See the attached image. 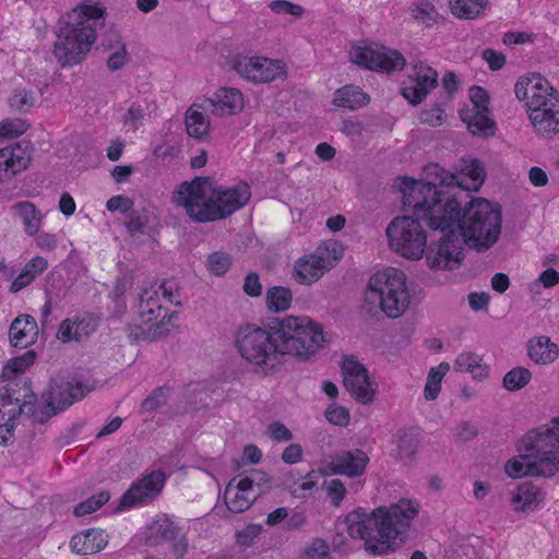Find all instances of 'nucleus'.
Returning a JSON list of instances; mask_svg holds the SVG:
<instances>
[{
  "instance_id": "cd10ccee",
  "label": "nucleus",
  "mask_w": 559,
  "mask_h": 559,
  "mask_svg": "<svg viewBox=\"0 0 559 559\" xmlns=\"http://www.w3.org/2000/svg\"><path fill=\"white\" fill-rule=\"evenodd\" d=\"M37 333L36 320L29 314H20L10 325V343L14 347H27L36 341Z\"/></svg>"
},
{
  "instance_id": "338daca9",
  "label": "nucleus",
  "mask_w": 559,
  "mask_h": 559,
  "mask_svg": "<svg viewBox=\"0 0 559 559\" xmlns=\"http://www.w3.org/2000/svg\"><path fill=\"white\" fill-rule=\"evenodd\" d=\"M483 58L487 61L490 70L492 71L502 69L506 63L504 55L490 48L483 51Z\"/></svg>"
},
{
  "instance_id": "9b49d317",
  "label": "nucleus",
  "mask_w": 559,
  "mask_h": 559,
  "mask_svg": "<svg viewBox=\"0 0 559 559\" xmlns=\"http://www.w3.org/2000/svg\"><path fill=\"white\" fill-rule=\"evenodd\" d=\"M525 106L538 135L552 138L559 133V93L550 84L545 87V93L533 96Z\"/></svg>"
},
{
  "instance_id": "052dcab7",
  "label": "nucleus",
  "mask_w": 559,
  "mask_h": 559,
  "mask_svg": "<svg viewBox=\"0 0 559 559\" xmlns=\"http://www.w3.org/2000/svg\"><path fill=\"white\" fill-rule=\"evenodd\" d=\"M158 293L160 292L163 297L168 300L171 305L180 306L181 300L179 298V289L177 284L173 281H164L159 287Z\"/></svg>"
},
{
  "instance_id": "1a4fd4ad",
  "label": "nucleus",
  "mask_w": 559,
  "mask_h": 559,
  "mask_svg": "<svg viewBox=\"0 0 559 559\" xmlns=\"http://www.w3.org/2000/svg\"><path fill=\"white\" fill-rule=\"evenodd\" d=\"M365 301L371 305L378 302L390 318L401 317L411 302L404 273L390 267L372 275L368 282Z\"/></svg>"
},
{
  "instance_id": "37998d69",
  "label": "nucleus",
  "mask_w": 559,
  "mask_h": 559,
  "mask_svg": "<svg viewBox=\"0 0 559 559\" xmlns=\"http://www.w3.org/2000/svg\"><path fill=\"white\" fill-rule=\"evenodd\" d=\"M36 358V353L31 349L21 356L10 359L4 366L1 377L3 379H11L16 373L23 372L27 367L33 365Z\"/></svg>"
},
{
  "instance_id": "774afa93",
  "label": "nucleus",
  "mask_w": 559,
  "mask_h": 559,
  "mask_svg": "<svg viewBox=\"0 0 559 559\" xmlns=\"http://www.w3.org/2000/svg\"><path fill=\"white\" fill-rule=\"evenodd\" d=\"M47 267L48 262L45 258L35 257L26 263L24 270H26V273H29L33 277H36L39 274L44 273V271H46Z\"/></svg>"
},
{
  "instance_id": "a878e982",
  "label": "nucleus",
  "mask_w": 559,
  "mask_h": 559,
  "mask_svg": "<svg viewBox=\"0 0 559 559\" xmlns=\"http://www.w3.org/2000/svg\"><path fill=\"white\" fill-rule=\"evenodd\" d=\"M177 313L171 312V314H167L166 312L163 316V319L157 322L150 323H132L129 325V337L135 342H153L163 336H166L170 329L169 324L173 318H176Z\"/></svg>"
},
{
  "instance_id": "e2e57ef3",
  "label": "nucleus",
  "mask_w": 559,
  "mask_h": 559,
  "mask_svg": "<svg viewBox=\"0 0 559 559\" xmlns=\"http://www.w3.org/2000/svg\"><path fill=\"white\" fill-rule=\"evenodd\" d=\"M242 289L248 296L259 297L262 294V285L259 274L255 272H250L247 274L243 281Z\"/></svg>"
},
{
  "instance_id": "5701e85b",
  "label": "nucleus",
  "mask_w": 559,
  "mask_h": 559,
  "mask_svg": "<svg viewBox=\"0 0 559 559\" xmlns=\"http://www.w3.org/2000/svg\"><path fill=\"white\" fill-rule=\"evenodd\" d=\"M97 328L98 318L91 313L67 318L60 323L56 337L62 343L81 342L90 337Z\"/></svg>"
},
{
  "instance_id": "393cba45",
  "label": "nucleus",
  "mask_w": 559,
  "mask_h": 559,
  "mask_svg": "<svg viewBox=\"0 0 559 559\" xmlns=\"http://www.w3.org/2000/svg\"><path fill=\"white\" fill-rule=\"evenodd\" d=\"M206 110H211L216 116H231L242 108V94L236 88L223 87L218 90L213 98L205 100Z\"/></svg>"
},
{
  "instance_id": "f257e3e1",
  "label": "nucleus",
  "mask_w": 559,
  "mask_h": 559,
  "mask_svg": "<svg viewBox=\"0 0 559 559\" xmlns=\"http://www.w3.org/2000/svg\"><path fill=\"white\" fill-rule=\"evenodd\" d=\"M454 211L445 212L449 225L439 238L437 250L431 249L427 255L431 269L457 267L463 259L464 245L479 252L486 251L498 241L501 234L502 214L499 204L484 198H473L464 209L456 197L442 200V206Z\"/></svg>"
},
{
  "instance_id": "a211bd4d",
  "label": "nucleus",
  "mask_w": 559,
  "mask_h": 559,
  "mask_svg": "<svg viewBox=\"0 0 559 559\" xmlns=\"http://www.w3.org/2000/svg\"><path fill=\"white\" fill-rule=\"evenodd\" d=\"M343 383L350 396L361 404L373 401L376 388L370 380L368 370L354 357L345 358L342 362Z\"/></svg>"
},
{
  "instance_id": "603ef678",
  "label": "nucleus",
  "mask_w": 559,
  "mask_h": 559,
  "mask_svg": "<svg viewBox=\"0 0 559 559\" xmlns=\"http://www.w3.org/2000/svg\"><path fill=\"white\" fill-rule=\"evenodd\" d=\"M326 419L336 426L345 427L349 423V412L343 406L332 405L325 411Z\"/></svg>"
},
{
  "instance_id": "f8f14e48",
  "label": "nucleus",
  "mask_w": 559,
  "mask_h": 559,
  "mask_svg": "<svg viewBox=\"0 0 559 559\" xmlns=\"http://www.w3.org/2000/svg\"><path fill=\"white\" fill-rule=\"evenodd\" d=\"M342 249L336 242L319 246L313 253L304 255L294 265V278L302 285L317 282L341 258Z\"/></svg>"
},
{
  "instance_id": "8fccbe9b",
  "label": "nucleus",
  "mask_w": 559,
  "mask_h": 559,
  "mask_svg": "<svg viewBox=\"0 0 559 559\" xmlns=\"http://www.w3.org/2000/svg\"><path fill=\"white\" fill-rule=\"evenodd\" d=\"M27 124L22 119H7L0 122V138L12 139L23 134Z\"/></svg>"
},
{
  "instance_id": "f3484780",
  "label": "nucleus",
  "mask_w": 559,
  "mask_h": 559,
  "mask_svg": "<svg viewBox=\"0 0 559 559\" xmlns=\"http://www.w3.org/2000/svg\"><path fill=\"white\" fill-rule=\"evenodd\" d=\"M269 481L266 474L255 471L251 476H246L236 483L231 479L226 486L224 501L227 509L233 513H241L248 510L259 497V481Z\"/></svg>"
},
{
  "instance_id": "4be33fe9",
  "label": "nucleus",
  "mask_w": 559,
  "mask_h": 559,
  "mask_svg": "<svg viewBox=\"0 0 559 559\" xmlns=\"http://www.w3.org/2000/svg\"><path fill=\"white\" fill-rule=\"evenodd\" d=\"M31 160L28 143H16L0 150V182L25 170Z\"/></svg>"
},
{
  "instance_id": "4c0bfd02",
  "label": "nucleus",
  "mask_w": 559,
  "mask_h": 559,
  "mask_svg": "<svg viewBox=\"0 0 559 559\" xmlns=\"http://www.w3.org/2000/svg\"><path fill=\"white\" fill-rule=\"evenodd\" d=\"M419 433L416 429L409 428L400 431L399 456L405 462H412L419 447Z\"/></svg>"
},
{
  "instance_id": "f03ea898",
  "label": "nucleus",
  "mask_w": 559,
  "mask_h": 559,
  "mask_svg": "<svg viewBox=\"0 0 559 559\" xmlns=\"http://www.w3.org/2000/svg\"><path fill=\"white\" fill-rule=\"evenodd\" d=\"M403 185V205L412 209L413 215L395 217L386 227V236L390 247L400 255L418 260L427 249V235L421 222H425L432 231H440L443 236L449 228L445 217H450L445 213L447 209L442 206L441 192L433 186L411 178H404ZM454 209L455 206H450L448 212L451 213ZM431 249L433 247H428L427 254Z\"/></svg>"
},
{
  "instance_id": "7ed1b4c3",
  "label": "nucleus",
  "mask_w": 559,
  "mask_h": 559,
  "mask_svg": "<svg viewBox=\"0 0 559 559\" xmlns=\"http://www.w3.org/2000/svg\"><path fill=\"white\" fill-rule=\"evenodd\" d=\"M418 513L419 503L401 499L370 513L358 508L345 516L343 524L352 538L365 540V549L369 554L384 555L405 542L411 523Z\"/></svg>"
},
{
  "instance_id": "473e14b6",
  "label": "nucleus",
  "mask_w": 559,
  "mask_h": 559,
  "mask_svg": "<svg viewBox=\"0 0 559 559\" xmlns=\"http://www.w3.org/2000/svg\"><path fill=\"white\" fill-rule=\"evenodd\" d=\"M369 96L355 85H346L338 88L333 98V104L338 107L356 109L369 103Z\"/></svg>"
},
{
  "instance_id": "6e6552de",
  "label": "nucleus",
  "mask_w": 559,
  "mask_h": 559,
  "mask_svg": "<svg viewBox=\"0 0 559 559\" xmlns=\"http://www.w3.org/2000/svg\"><path fill=\"white\" fill-rule=\"evenodd\" d=\"M274 323L277 324L284 356L293 355L306 360L326 342L321 325L308 317L274 318Z\"/></svg>"
},
{
  "instance_id": "423d86ee",
  "label": "nucleus",
  "mask_w": 559,
  "mask_h": 559,
  "mask_svg": "<svg viewBox=\"0 0 559 559\" xmlns=\"http://www.w3.org/2000/svg\"><path fill=\"white\" fill-rule=\"evenodd\" d=\"M525 453L506 464L513 477H552L559 472V416L528 431L521 440Z\"/></svg>"
},
{
  "instance_id": "ea45409f",
  "label": "nucleus",
  "mask_w": 559,
  "mask_h": 559,
  "mask_svg": "<svg viewBox=\"0 0 559 559\" xmlns=\"http://www.w3.org/2000/svg\"><path fill=\"white\" fill-rule=\"evenodd\" d=\"M449 370L450 365L448 362H441L438 367L430 369L424 390L425 399L427 401H433L437 399L441 389L442 379Z\"/></svg>"
},
{
  "instance_id": "dca6fc26",
  "label": "nucleus",
  "mask_w": 559,
  "mask_h": 559,
  "mask_svg": "<svg viewBox=\"0 0 559 559\" xmlns=\"http://www.w3.org/2000/svg\"><path fill=\"white\" fill-rule=\"evenodd\" d=\"M233 69L241 78L254 83L272 82L286 73L281 60L259 56H236Z\"/></svg>"
},
{
  "instance_id": "e433bc0d",
  "label": "nucleus",
  "mask_w": 559,
  "mask_h": 559,
  "mask_svg": "<svg viewBox=\"0 0 559 559\" xmlns=\"http://www.w3.org/2000/svg\"><path fill=\"white\" fill-rule=\"evenodd\" d=\"M549 84V82L540 76H535L532 79L521 78L514 86V93L519 100H526L530 103L534 95L537 96L539 93H545V87Z\"/></svg>"
},
{
  "instance_id": "c03bdc74",
  "label": "nucleus",
  "mask_w": 559,
  "mask_h": 559,
  "mask_svg": "<svg viewBox=\"0 0 559 559\" xmlns=\"http://www.w3.org/2000/svg\"><path fill=\"white\" fill-rule=\"evenodd\" d=\"M532 372L524 367H515L503 377V386L508 391H518L530 383Z\"/></svg>"
},
{
  "instance_id": "4468645a",
  "label": "nucleus",
  "mask_w": 559,
  "mask_h": 559,
  "mask_svg": "<svg viewBox=\"0 0 559 559\" xmlns=\"http://www.w3.org/2000/svg\"><path fill=\"white\" fill-rule=\"evenodd\" d=\"M167 480L166 474L154 469L134 480L129 489L121 496L117 510H128L148 506L162 493Z\"/></svg>"
},
{
  "instance_id": "bf43d9fd",
  "label": "nucleus",
  "mask_w": 559,
  "mask_h": 559,
  "mask_svg": "<svg viewBox=\"0 0 559 559\" xmlns=\"http://www.w3.org/2000/svg\"><path fill=\"white\" fill-rule=\"evenodd\" d=\"M142 119L143 108L139 104H132L127 114L123 116V123L134 131L142 123Z\"/></svg>"
},
{
  "instance_id": "20e7f679",
  "label": "nucleus",
  "mask_w": 559,
  "mask_h": 559,
  "mask_svg": "<svg viewBox=\"0 0 559 559\" xmlns=\"http://www.w3.org/2000/svg\"><path fill=\"white\" fill-rule=\"evenodd\" d=\"M250 187L240 182L235 187L215 188L209 178L198 177L180 185L174 201L185 207L194 221L205 223L225 218L247 204Z\"/></svg>"
},
{
  "instance_id": "b1692460",
  "label": "nucleus",
  "mask_w": 559,
  "mask_h": 559,
  "mask_svg": "<svg viewBox=\"0 0 559 559\" xmlns=\"http://www.w3.org/2000/svg\"><path fill=\"white\" fill-rule=\"evenodd\" d=\"M368 462V455L362 450L355 449L334 453L329 466L333 474L356 477L364 474Z\"/></svg>"
},
{
  "instance_id": "c9c22d12",
  "label": "nucleus",
  "mask_w": 559,
  "mask_h": 559,
  "mask_svg": "<svg viewBox=\"0 0 559 559\" xmlns=\"http://www.w3.org/2000/svg\"><path fill=\"white\" fill-rule=\"evenodd\" d=\"M454 369L459 372H469L475 379L481 380L488 376V367L483 358L474 353H462L454 361Z\"/></svg>"
},
{
  "instance_id": "09e8293b",
  "label": "nucleus",
  "mask_w": 559,
  "mask_h": 559,
  "mask_svg": "<svg viewBox=\"0 0 559 559\" xmlns=\"http://www.w3.org/2000/svg\"><path fill=\"white\" fill-rule=\"evenodd\" d=\"M301 559H330L329 544L322 538H314L305 548Z\"/></svg>"
},
{
  "instance_id": "412c9836",
  "label": "nucleus",
  "mask_w": 559,
  "mask_h": 559,
  "mask_svg": "<svg viewBox=\"0 0 559 559\" xmlns=\"http://www.w3.org/2000/svg\"><path fill=\"white\" fill-rule=\"evenodd\" d=\"M0 401H13L16 404L32 402V418L36 423L44 424L53 416V412H38L37 395L31 388V382L27 379L15 378L7 385L0 388Z\"/></svg>"
},
{
  "instance_id": "58836bf2",
  "label": "nucleus",
  "mask_w": 559,
  "mask_h": 559,
  "mask_svg": "<svg viewBox=\"0 0 559 559\" xmlns=\"http://www.w3.org/2000/svg\"><path fill=\"white\" fill-rule=\"evenodd\" d=\"M293 300V293L284 286H273L266 292V306L273 312L287 310Z\"/></svg>"
},
{
  "instance_id": "7c9ffc66",
  "label": "nucleus",
  "mask_w": 559,
  "mask_h": 559,
  "mask_svg": "<svg viewBox=\"0 0 559 559\" xmlns=\"http://www.w3.org/2000/svg\"><path fill=\"white\" fill-rule=\"evenodd\" d=\"M165 312L169 314L160 304L158 290H143L139 301V318L141 322L150 323L157 319L162 320Z\"/></svg>"
},
{
  "instance_id": "72a5a7b5",
  "label": "nucleus",
  "mask_w": 559,
  "mask_h": 559,
  "mask_svg": "<svg viewBox=\"0 0 559 559\" xmlns=\"http://www.w3.org/2000/svg\"><path fill=\"white\" fill-rule=\"evenodd\" d=\"M12 209L21 218L24 226V231L28 236H34L39 231L43 216L34 203L29 201H22L15 203Z\"/></svg>"
},
{
  "instance_id": "a18cd8bd",
  "label": "nucleus",
  "mask_w": 559,
  "mask_h": 559,
  "mask_svg": "<svg viewBox=\"0 0 559 559\" xmlns=\"http://www.w3.org/2000/svg\"><path fill=\"white\" fill-rule=\"evenodd\" d=\"M170 388L158 386L141 403V412L152 414L164 406L169 397Z\"/></svg>"
},
{
  "instance_id": "6ab92c4d",
  "label": "nucleus",
  "mask_w": 559,
  "mask_h": 559,
  "mask_svg": "<svg viewBox=\"0 0 559 559\" xmlns=\"http://www.w3.org/2000/svg\"><path fill=\"white\" fill-rule=\"evenodd\" d=\"M438 85V72L421 61L412 68L407 81L402 87V95L413 105L421 103Z\"/></svg>"
},
{
  "instance_id": "13d9d810",
  "label": "nucleus",
  "mask_w": 559,
  "mask_h": 559,
  "mask_svg": "<svg viewBox=\"0 0 559 559\" xmlns=\"http://www.w3.org/2000/svg\"><path fill=\"white\" fill-rule=\"evenodd\" d=\"M107 66L111 71L120 70L129 60V53L126 46H119L118 49L110 50Z\"/></svg>"
},
{
  "instance_id": "864d4df0",
  "label": "nucleus",
  "mask_w": 559,
  "mask_h": 559,
  "mask_svg": "<svg viewBox=\"0 0 559 559\" xmlns=\"http://www.w3.org/2000/svg\"><path fill=\"white\" fill-rule=\"evenodd\" d=\"M269 8L276 14H289L293 16H300L304 14V8L294 4L287 0H274L270 2Z\"/></svg>"
},
{
  "instance_id": "680f3d73",
  "label": "nucleus",
  "mask_w": 559,
  "mask_h": 559,
  "mask_svg": "<svg viewBox=\"0 0 559 559\" xmlns=\"http://www.w3.org/2000/svg\"><path fill=\"white\" fill-rule=\"evenodd\" d=\"M326 492L334 506L343 500L346 489L342 480L334 478L326 483Z\"/></svg>"
},
{
  "instance_id": "5fc2aeb1",
  "label": "nucleus",
  "mask_w": 559,
  "mask_h": 559,
  "mask_svg": "<svg viewBox=\"0 0 559 559\" xmlns=\"http://www.w3.org/2000/svg\"><path fill=\"white\" fill-rule=\"evenodd\" d=\"M412 14L415 20L430 24L431 21H435L436 10L430 2L420 1L412 9Z\"/></svg>"
},
{
  "instance_id": "6e6d98bb",
  "label": "nucleus",
  "mask_w": 559,
  "mask_h": 559,
  "mask_svg": "<svg viewBox=\"0 0 559 559\" xmlns=\"http://www.w3.org/2000/svg\"><path fill=\"white\" fill-rule=\"evenodd\" d=\"M469 99L473 106L469 109H477L481 111L488 110L489 96L485 88L474 86L469 91Z\"/></svg>"
},
{
  "instance_id": "4d7b16f0",
  "label": "nucleus",
  "mask_w": 559,
  "mask_h": 559,
  "mask_svg": "<svg viewBox=\"0 0 559 559\" xmlns=\"http://www.w3.org/2000/svg\"><path fill=\"white\" fill-rule=\"evenodd\" d=\"M261 525H247L242 531L237 532V543L241 546L249 547L253 544L254 539L261 534Z\"/></svg>"
},
{
  "instance_id": "ddd939ff",
  "label": "nucleus",
  "mask_w": 559,
  "mask_h": 559,
  "mask_svg": "<svg viewBox=\"0 0 559 559\" xmlns=\"http://www.w3.org/2000/svg\"><path fill=\"white\" fill-rule=\"evenodd\" d=\"M145 543L153 547L169 544L175 559H183L189 549V542L183 528L167 514H159L147 524Z\"/></svg>"
},
{
  "instance_id": "de8ad7c7",
  "label": "nucleus",
  "mask_w": 559,
  "mask_h": 559,
  "mask_svg": "<svg viewBox=\"0 0 559 559\" xmlns=\"http://www.w3.org/2000/svg\"><path fill=\"white\" fill-rule=\"evenodd\" d=\"M35 95L31 91L25 88H19L13 92L9 98V105L11 108L19 111H27L35 105Z\"/></svg>"
},
{
  "instance_id": "0e129e2a",
  "label": "nucleus",
  "mask_w": 559,
  "mask_h": 559,
  "mask_svg": "<svg viewBox=\"0 0 559 559\" xmlns=\"http://www.w3.org/2000/svg\"><path fill=\"white\" fill-rule=\"evenodd\" d=\"M267 432L276 441H290L293 439L292 431L280 421L272 423L267 428Z\"/></svg>"
},
{
  "instance_id": "2eb2a0df",
  "label": "nucleus",
  "mask_w": 559,
  "mask_h": 559,
  "mask_svg": "<svg viewBox=\"0 0 559 559\" xmlns=\"http://www.w3.org/2000/svg\"><path fill=\"white\" fill-rule=\"evenodd\" d=\"M349 55L354 63L385 73L401 71L406 64V60L400 51L378 45L355 46Z\"/></svg>"
},
{
  "instance_id": "f704fd0d",
  "label": "nucleus",
  "mask_w": 559,
  "mask_h": 559,
  "mask_svg": "<svg viewBox=\"0 0 559 559\" xmlns=\"http://www.w3.org/2000/svg\"><path fill=\"white\" fill-rule=\"evenodd\" d=\"M186 130L187 133L198 140L203 139L210 130V121L201 111V106L193 104L186 112Z\"/></svg>"
},
{
  "instance_id": "9d476101",
  "label": "nucleus",
  "mask_w": 559,
  "mask_h": 559,
  "mask_svg": "<svg viewBox=\"0 0 559 559\" xmlns=\"http://www.w3.org/2000/svg\"><path fill=\"white\" fill-rule=\"evenodd\" d=\"M427 185L441 192L443 201L445 192L438 187H459L464 191H477L484 183L485 170L480 162L476 159H462L455 173H449L438 164H430L425 168Z\"/></svg>"
},
{
  "instance_id": "aec40b11",
  "label": "nucleus",
  "mask_w": 559,
  "mask_h": 559,
  "mask_svg": "<svg viewBox=\"0 0 559 559\" xmlns=\"http://www.w3.org/2000/svg\"><path fill=\"white\" fill-rule=\"evenodd\" d=\"M86 394L84 385L80 382H62L60 384L51 385L50 389L43 394L45 405L38 412L50 413L53 415L66 409L75 401H80Z\"/></svg>"
},
{
  "instance_id": "c85d7f7f",
  "label": "nucleus",
  "mask_w": 559,
  "mask_h": 559,
  "mask_svg": "<svg viewBox=\"0 0 559 559\" xmlns=\"http://www.w3.org/2000/svg\"><path fill=\"white\" fill-rule=\"evenodd\" d=\"M527 355L537 365H549L559 356V347L549 336H537L527 341Z\"/></svg>"
},
{
  "instance_id": "a19ab883",
  "label": "nucleus",
  "mask_w": 559,
  "mask_h": 559,
  "mask_svg": "<svg viewBox=\"0 0 559 559\" xmlns=\"http://www.w3.org/2000/svg\"><path fill=\"white\" fill-rule=\"evenodd\" d=\"M488 0H456L452 13L460 19L473 20L484 12Z\"/></svg>"
},
{
  "instance_id": "49530a36",
  "label": "nucleus",
  "mask_w": 559,
  "mask_h": 559,
  "mask_svg": "<svg viewBox=\"0 0 559 559\" xmlns=\"http://www.w3.org/2000/svg\"><path fill=\"white\" fill-rule=\"evenodd\" d=\"M110 498L108 491H100L85 501L75 506L73 513L75 516H84L91 514L102 508Z\"/></svg>"
},
{
  "instance_id": "3c124183",
  "label": "nucleus",
  "mask_w": 559,
  "mask_h": 559,
  "mask_svg": "<svg viewBox=\"0 0 559 559\" xmlns=\"http://www.w3.org/2000/svg\"><path fill=\"white\" fill-rule=\"evenodd\" d=\"M210 271L215 275H224L229 266L230 259L226 253L214 252L209 257L207 260Z\"/></svg>"
},
{
  "instance_id": "bb28decb",
  "label": "nucleus",
  "mask_w": 559,
  "mask_h": 559,
  "mask_svg": "<svg viewBox=\"0 0 559 559\" xmlns=\"http://www.w3.org/2000/svg\"><path fill=\"white\" fill-rule=\"evenodd\" d=\"M108 544V534L98 528H90L75 534L70 542L71 549L82 556L102 551Z\"/></svg>"
},
{
  "instance_id": "39448f33",
  "label": "nucleus",
  "mask_w": 559,
  "mask_h": 559,
  "mask_svg": "<svg viewBox=\"0 0 559 559\" xmlns=\"http://www.w3.org/2000/svg\"><path fill=\"white\" fill-rule=\"evenodd\" d=\"M106 9L99 3H82L60 22L53 55L61 67L81 62L105 24Z\"/></svg>"
},
{
  "instance_id": "69168bd1",
  "label": "nucleus",
  "mask_w": 559,
  "mask_h": 559,
  "mask_svg": "<svg viewBox=\"0 0 559 559\" xmlns=\"http://www.w3.org/2000/svg\"><path fill=\"white\" fill-rule=\"evenodd\" d=\"M443 110L439 106H435L431 109L423 110L419 116L421 123H426L432 127L440 126L442 123Z\"/></svg>"
},
{
  "instance_id": "79ce46f5",
  "label": "nucleus",
  "mask_w": 559,
  "mask_h": 559,
  "mask_svg": "<svg viewBox=\"0 0 559 559\" xmlns=\"http://www.w3.org/2000/svg\"><path fill=\"white\" fill-rule=\"evenodd\" d=\"M22 415L32 418L31 401L22 404H16L13 401H0V424L3 421H16Z\"/></svg>"
},
{
  "instance_id": "0eeeda50",
  "label": "nucleus",
  "mask_w": 559,
  "mask_h": 559,
  "mask_svg": "<svg viewBox=\"0 0 559 559\" xmlns=\"http://www.w3.org/2000/svg\"><path fill=\"white\" fill-rule=\"evenodd\" d=\"M278 334L274 318L264 328L247 325L239 329L236 347L245 360L263 373H269L281 364L284 356Z\"/></svg>"
},
{
  "instance_id": "c756f323",
  "label": "nucleus",
  "mask_w": 559,
  "mask_h": 559,
  "mask_svg": "<svg viewBox=\"0 0 559 559\" xmlns=\"http://www.w3.org/2000/svg\"><path fill=\"white\" fill-rule=\"evenodd\" d=\"M489 111L462 109L460 116L471 133L478 136H489L496 131V123L488 117Z\"/></svg>"
},
{
  "instance_id": "2f4dec72",
  "label": "nucleus",
  "mask_w": 559,
  "mask_h": 559,
  "mask_svg": "<svg viewBox=\"0 0 559 559\" xmlns=\"http://www.w3.org/2000/svg\"><path fill=\"white\" fill-rule=\"evenodd\" d=\"M543 500L542 491L530 483L519 485L511 496V503L515 511L534 509Z\"/></svg>"
}]
</instances>
